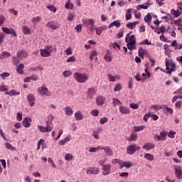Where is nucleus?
I'll return each instance as SVG.
<instances>
[{
  "mask_svg": "<svg viewBox=\"0 0 182 182\" xmlns=\"http://www.w3.org/2000/svg\"><path fill=\"white\" fill-rule=\"evenodd\" d=\"M16 55L18 58L22 59V58H25L26 57H28V53L22 50L21 51H18Z\"/></svg>",
  "mask_w": 182,
  "mask_h": 182,
  "instance_id": "aec40b11",
  "label": "nucleus"
},
{
  "mask_svg": "<svg viewBox=\"0 0 182 182\" xmlns=\"http://www.w3.org/2000/svg\"><path fill=\"white\" fill-rule=\"evenodd\" d=\"M171 11L175 17H179V16H181V11H180L179 10H171Z\"/></svg>",
  "mask_w": 182,
  "mask_h": 182,
  "instance_id": "09e8293b",
  "label": "nucleus"
},
{
  "mask_svg": "<svg viewBox=\"0 0 182 182\" xmlns=\"http://www.w3.org/2000/svg\"><path fill=\"white\" fill-rule=\"evenodd\" d=\"M65 9H68V10H73L74 9V6L73 3L70 2V0L68 1V3L65 4Z\"/></svg>",
  "mask_w": 182,
  "mask_h": 182,
  "instance_id": "58836bf2",
  "label": "nucleus"
},
{
  "mask_svg": "<svg viewBox=\"0 0 182 182\" xmlns=\"http://www.w3.org/2000/svg\"><path fill=\"white\" fill-rule=\"evenodd\" d=\"M107 158H104L103 159H100L98 163L100 165L102 166V171H104V166L105 165V162H107Z\"/></svg>",
  "mask_w": 182,
  "mask_h": 182,
  "instance_id": "c03bdc74",
  "label": "nucleus"
},
{
  "mask_svg": "<svg viewBox=\"0 0 182 182\" xmlns=\"http://www.w3.org/2000/svg\"><path fill=\"white\" fill-rule=\"evenodd\" d=\"M70 136H66L63 139H61L60 141H59V144L65 145V142H67L68 141H70Z\"/></svg>",
  "mask_w": 182,
  "mask_h": 182,
  "instance_id": "a19ab883",
  "label": "nucleus"
},
{
  "mask_svg": "<svg viewBox=\"0 0 182 182\" xmlns=\"http://www.w3.org/2000/svg\"><path fill=\"white\" fill-rule=\"evenodd\" d=\"M171 47H173L175 50H181L182 43H178L177 40H173L171 44Z\"/></svg>",
  "mask_w": 182,
  "mask_h": 182,
  "instance_id": "4468645a",
  "label": "nucleus"
},
{
  "mask_svg": "<svg viewBox=\"0 0 182 182\" xmlns=\"http://www.w3.org/2000/svg\"><path fill=\"white\" fill-rule=\"evenodd\" d=\"M104 60H105V61H107V62H111L112 60V54L109 50H107V53L104 57Z\"/></svg>",
  "mask_w": 182,
  "mask_h": 182,
  "instance_id": "393cba45",
  "label": "nucleus"
},
{
  "mask_svg": "<svg viewBox=\"0 0 182 182\" xmlns=\"http://www.w3.org/2000/svg\"><path fill=\"white\" fill-rule=\"evenodd\" d=\"M97 55V51L95 50V51H91V54L90 55V60H91V61H93L94 58L96 57Z\"/></svg>",
  "mask_w": 182,
  "mask_h": 182,
  "instance_id": "49530a36",
  "label": "nucleus"
},
{
  "mask_svg": "<svg viewBox=\"0 0 182 182\" xmlns=\"http://www.w3.org/2000/svg\"><path fill=\"white\" fill-rule=\"evenodd\" d=\"M102 149H104L105 154L109 156H112L114 154V151H112V148H110V146H102Z\"/></svg>",
  "mask_w": 182,
  "mask_h": 182,
  "instance_id": "6ab92c4d",
  "label": "nucleus"
},
{
  "mask_svg": "<svg viewBox=\"0 0 182 182\" xmlns=\"http://www.w3.org/2000/svg\"><path fill=\"white\" fill-rule=\"evenodd\" d=\"M41 17L38 16L37 17H33V18H32L31 20V22L33 23V24H38V23L41 21Z\"/></svg>",
  "mask_w": 182,
  "mask_h": 182,
  "instance_id": "79ce46f5",
  "label": "nucleus"
},
{
  "mask_svg": "<svg viewBox=\"0 0 182 182\" xmlns=\"http://www.w3.org/2000/svg\"><path fill=\"white\" fill-rule=\"evenodd\" d=\"M132 165L133 164L130 161H124V166H126V168H131Z\"/></svg>",
  "mask_w": 182,
  "mask_h": 182,
  "instance_id": "4d7b16f0",
  "label": "nucleus"
},
{
  "mask_svg": "<svg viewBox=\"0 0 182 182\" xmlns=\"http://www.w3.org/2000/svg\"><path fill=\"white\" fill-rule=\"evenodd\" d=\"M167 132L165 130L161 131L160 132V141H165L166 139Z\"/></svg>",
  "mask_w": 182,
  "mask_h": 182,
  "instance_id": "72a5a7b5",
  "label": "nucleus"
},
{
  "mask_svg": "<svg viewBox=\"0 0 182 182\" xmlns=\"http://www.w3.org/2000/svg\"><path fill=\"white\" fill-rule=\"evenodd\" d=\"M144 158H146V159H148L149 161H154V155L149 152L144 154Z\"/></svg>",
  "mask_w": 182,
  "mask_h": 182,
  "instance_id": "c756f323",
  "label": "nucleus"
},
{
  "mask_svg": "<svg viewBox=\"0 0 182 182\" xmlns=\"http://www.w3.org/2000/svg\"><path fill=\"white\" fill-rule=\"evenodd\" d=\"M6 21V17L4 16L1 15L0 16V27L3 26L4 23Z\"/></svg>",
  "mask_w": 182,
  "mask_h": 182,
  "instance_id": "680f3d73",
  "label": "nucleus"
},
{
  "mask_svg": "<svg viewBox=\"0 0 182 182\" xmlns=\"http://www.w3.org/2000/svg\"><path fill=\"white\" fill-rule=\"evenodd\" d=\"M16 119L18 121H22V112H17Z\"/></svg>",
  "mask_w": 182,
  "mask_h": 182,
  "instance_id": "774afa93",
  "label": "nucleus"
},
{
  "mask_svg": "<svg viewBox=\"0 0 182 182\" xmlns=\"http://www.w3.org/2000/svg\"><path fill=\"white\" fill-rule=\"evenodd\" d=\"M38 92L41 95H44L46 97H50L51 95L50 91H49L45 84L38 88Z\"/></svg>",
  "mask_w": 182,
  "mask_h": 182,
  "instance_id": "423d86ee",
  "label": "nucleus"
},
{
  "mask_svg": "<svg viewBox=\"0 0 182 182\" xmlns=\"http://www.w3.org/2000/svg\"><path fill=\"white\" fill-rule=\"evenodd\" d=\"M176 177L178 178V180H182V168L181 165L175 166H174Z\"/></svg>",
  "mask_w": 182,
  "mask_h": 182,
  "instance_id": "1a4fd4ad",
  "label": "nucleus"
},
{
  "mask_svg": "<svg viewBox=\"0 0 182 182\" xmlns=\"http://www.w3.org/2000/svg\"><path fill=\"white\" fill-rule=\"evenodd\" d=\"M137 138L138 134L136 132H132L128 138V141H136Z\"/></svg>",
  "mask_w": 182,
  "mask_h": 182,
  "instance_id": "bb28decb",
  "label": "nucleus"
},
{
  "mask_svg": "<svg viewBox=\"0 0 182 182\" xmlns=\"http://www.w3.org/2000/svg\"><path fill=\"white\" fill-rule=\"evenodd\" d=\"M75 117L77 121H80V119H83V115L80 111H77L75 114Z\"/></svg>",
  "mask_w": 182,
  "mask_h": 182,
  "instance_id": "473e14b6",
  "label": "nucleus"
},
{
  "mask_svg": "<svg viewBox=\"0 0 182 182\" xmlns=\"http://www.w3.org/2000/svg\"><path fill=\"white\" fill-rule=\"evenodd\" d=\"M6 146L7 149H10L11 151H16V146H14L9 142H6Z\"/></svg>",
  "mask_w": 182,
  "mask_h": 182,
  "instance_id": "ea45409f",
  "label": "nucleus"
},
{
  "mask_svg": "<svg viewBox=\"0 0 182 182\" xmlns=\"http://www.w3.org/2000/svg\"><path fill=\"white\" fill-rule=\"evenodd\" d=\"M73 77L80 83L86 82L89 80V75L86 73H75Z\"/></svg>",
  "mask_w": 182,
  "mask_h": 182,
  "instance_id": "7ed1b4c3",
  "label": "nucleus"
},
{
  "mask_svg": "<svg viewBox=\"0 0 182 182\" xmlns=\"http://www.w3.org/2000/svg\"><path fill=\"white\" fill-rule=\"evenodd\" d=\"M46 125L43 127V125H37L38 129L41 132H50L53 129V125H51V122H50L49 118L46 121Z\"/></svg>",
  "mask_w": 182,
  "mask_h": 182,
  "instance_id": "20e7f679",
  "label": "nucleus"
},
{
  "mask_svg": "<svg viewBox=\"0 0 182 182\" xmlns=\"http://www.w3.org/2000/svg\"><path fill=\"white\" fill-rule=\"evenodd\" d=\"M125 42L127 43V48L132 51L136 48V38L134 35L131 36V33H128L125 37Z\"/></svg>",
  "mask_w": 182,
  "mask_h": 182,
  "instance_id": "f257e3e1",
  "label": "nucleus"
},
{
  "mask_svg": "<svg viewBox=\"0 0 182 182\" xmlns=\"http://www.w3.org/2000/svg\"><path fill=\"white\" fill-rule=\"evenodd\" d=\"M144 128H146L145 125H139L137 127H134V129L135 132L142 131L143 129H144Z\"/></svg>",
  "mask_w": 182,
  "mask_h": 182,
  "instance_id": "37998d69",
  "label": "nucleus"
},
{
  "mask_svg": "<svg viewBox=\"0 0 182 182\" xmlns=\"http://www.w3.org/2000/svg\"><path fill=\"white\" fill-rule=\"evenodd\" d=\"M103 147L102 145H98L97 146H91L90 148L89 151L90 152H97V151H99L100 149H102Z\"/></svg>",
  "mask_w": 182,
  "mask_h": 182,
  "instance_id": "7c9ffc66",
  "label": "nucleus"
},
{
  "mask_svg": "<svg viewBox=\"0 0 182 182\" xmlns=\"http://www.w3.org/2000/svg\"><path fill=\"white\" fill-rule=\"evenodd\" d=\"M13 63L14 64V65H18L20 63V60H19V58L18 57H13Z\"/></svg>",
  "mask_w": 182,
  "mask_h": 182,
  "instance_id": "603ef678",
  "label": "nucleus"
},
{
  "mask_svg": "<svg viewBox=\"0 0 182 182\" xmlns=\"http://www.w3.org/2000/svg\"><path fill=\"white\" fill-rule=\"evenodd\" d=\"M11 54H10V53H9L8 51H2L1 55H0V60H4L8 57H11Z\"/></svg>",
  "mask_w": 182,
  "mask_h": 182,
  "instance_id": "c85d7f7f",
  "label": "nucleus"
},
{
  "mask_svg": "<svg viewBox=\"0 0 182 182\" xmlns=\"http://www.w3.org/2000/svg\"><path fill=\"white\" fill-rule=\"evenodd\" d=\"M156 145L152 142H146L144 145L142 146L144 149H146L147 151H150V149H153L155 148Z\"/></svg>",
  "mask_w": 182,
  "mask_h": 182,
  "instance_id": "2eb2a0df",
  "label": "nucleus"
},
{
  "mask_svg": "<svg viewBox=\"0 0 182 182\" xmlns=\"http://www.w3.org/2000/svg\"><path fill=\"white\" fill-rule=\"evenodd\" d=\"M75 17V14L74 13H70L68 17V21H73Z\"/></svg>",
  "mask_w": 182,
  "mask_h": 182,
  "instance_id": "3c124183",
  "label": "nucleus"
},
{
  "mask_svg": "<svg viewBox=\"0 0 182 182\" xmlns=\"http://www.w3.org/2000/svg\"><path fill=\"white\" fill-rule=\"evenodd\" d=\"M31 80H33V81H38V75H31V77H26V78H24V82H31Z\"/></svg>",
  "mask_w": 182,
  "mask_h": 182,
  "instance_id": "b1692460",
  "label": "nucleus"
},
{
  "mask_svg": "<svg viewBox=\"0 0 182 182\" xmlns=\"http://www.w3.org/2000/svg\"><path fill=\"white\" fill-rule=\"evenodd\" d=\"M23 68H24V65L23 64H19V65H18L17 67V72L18 73V74H23Z\"/></svg>",
  "mask_w": 182,
  "mask_h": 182,
  "instance_id": "4c0bfd02",
  "label": "nucleus"
},
{
  "mask_svg": "<svg viewBox=\"0 0 182 182\" xmlns=\"http://www.w3.org/2000/svg\"><path fill=\"white\" fill-rule=\"evenodd\" d=\"M22 31L23 34H26V35L31 34V28H29V27H27V26H23Z\"/></svg>",
  "mask_w": 182,
  "mask_h": 182,
  "instance_id": "f704fd0d",
  "label": "nucleus"
},
{
  "mask_svg": "<svg viewBox=\"0 0 182 182\" xmlns=\"http://www.w3.org/2000/svg\"><path fill=\"white\" fill-rule=\"evenodd\" d=\"M122 102L119 100H118L117 98H113V105L114 106L116 105H121Z\"/></svg>",
  "mask_w": 182,
  "mask_h": 182,
  "instance_id": "864d4df0",
  "label": "nucleus"
},
{
  "mask_svg": "<svg viewBox=\"0 0 182 182\" xmlns=\"http://www.w3.org/2000/svg\"><path fill=\"white\" fill-rule=\"evenodd\" d=\"M112 164H105L103 166L102 176H109L111 173Z\"/></svg>",
  "mask_w": 182,
  "mask_h": 182,
  "instance_id": "6e6552de",
  "label": "nucleus"
},
{
  "mask_svg": "<svg viewBox=\"0 0 182 182\" xmlns=\"http://www.w3.org/2000/svg\"><path fill=\"white\" fill-rule=\"evenodd\" d=\"M132 9H129L127 11V13H126V20H131L132 19Z\"/></svg>",
  "mask_w": 182,
  "mask_h": 182,
  "instance_id": "e433bc0d",
  "label": "nucleus"
},
{
  "mask_svg": "<svg viewBox=\"0 0 182 182\" xmlns=\"http://www.w3.org/2000/svg\"><path fill=\"white\" fill-rule=\"evenodd\" d=\"M82 23H84V24H87V26L91 24L92 27H90V30L92 31L94 29L95 20H93L92 18H90L89 20H84Z\"/></svg>",
  "mask_w": 182,
  "mask_h": 182,
  "instance_id": "412c9836",
  "label": "nucleus"
},
{
  "mask_svg": "<svg viewBox=\"0 0 182 182\" xmlns=\"http://www.w3.org/2000/svg\"><path fill=\"white\" fill-rule=\"evenodd\" d=\"M100 169L97 166H90L87 169V173H92L93 176H95V174L99 173Z\"/></svg>",
  "mask_w": 182,
  "mask_h": 182,
  "instance_id": "f8f14e48",
  "label": "nucleus"
},
{
  "mask_svg": "<svg viewBox=\"0 0 182 182\" xmlns=\"http://www.w3.org/2000/svg\"><path fill=\"white\" fill-rule=\"evenodd\" d=\"M106 101V97H103V95H98L96 98V102L97 105H104Z\"/></svg>",
  "mask_w": 182,
  "mask_h": 182,
  "instance_id": "ddd939ff",
  "label": "nucleus"
},
{
  "mask_svg": "<svg viewBox=\"0 0 182 182\" xmlns=\"http://www.w3.org/2000/svg\"><path fill=\"white\" fill-rule=\"evenodd\" d=\"M65 159L66 161H71L73 159V155L72 154H66Z\"/></svg>",
  "mask_w": 182,
  "mask_h": 182,
  "instance_id": "5fc2aeb1",
  "label": "nucleus"
},
{
  "mask_svg": "<svg viewBox=\"0 0 182 182\" xmlns=\"http://www.w3.org/2000/svg\"><path fill=\"white\" fill-rule=\"evenodd\" d=\"M65 53H66L67 55H70L71 54H73L71 47H68V48H66Z\"/></svg>",
  "mask_w": 182,
  "mask_h": 182,
  "instance_id": "338daca9",
  "label": "nucleus"
},
{
  "mask_svg": "<svg viewBox=\"0 0 182 182\" xmlns=\"http://www.w3.org/2000/svg\"><path fill=\"white\" fill-rule=\"evenodd\" d=\"M66 115H73V109L71 107H65V108Z\"/></svg>",
  "mask_w": 182,
  "mask_h": 182,
  "instance_id": "c9c22d12",
  "label": "nucleus"
},
{
  "mask_svg": "<svg viewBox=\"0 0 182 182\" xmlns=\"http://www.w3.org/2000/svg\"><path fill=\"white\" fill-rule=\"evenodd\" d=\"M54 48L52 46H48L45 48H41L40 50L41 55L42 57H50L51 53H53Z\"/></svg>",
  "mask_w": 182,
  "mask_h": 182,
  "instance_id": "39448f33",
  "label": "nucleus"
},
{
  "mask_svg": "<svg viewBox=\"0 0 182 182\" xmlns=\"http://www.w3.org/2000/svg\"><path fill=\"white\" fill-rule=\"evenodd\" d=\"M95 95H96V90H95V88H89L87 94L88 98L92 100Z\"/></svg>",
  "mask_w": 182,
  "mask_h": 182,
  "instance_id": "4be33fe9",
  "label": "nucleus"
},
{
  "mask_svg": "<svg viewBox=\"0 0 182 182\" xmlns=\"http://www.w3.org/2000/svg\"><path fill=\"white\" fill-rule=\"evenodd\" d=\"M119 112L121 114H130L131 111L128 107H125L124 105H121L119 108Z\"/></svg>",
  "mask_w": 182,
  "mask_h": 182,
  "instance_id": "dca6fc26",
  "label": "nucleus"
},
{
  "mask_svg": "<svg viewBox=\"0 0 182 182\" xmlns=\"http://www.w3.org/2000/svg\"><path fill=\"white\" fill-rule=\"evenodd\" d=\"M63 75L65 77H70V75H72V73L70 70L63 71Z\"/></svg>",
  "mask_w": 182,
  "mask_h": 182,
  "instance_id": "6e6d98bb",
  "label": "nucleus"
},
{
  "mask_svg": "<svg viewBox=\"0 0 182 182\" xmlns=\"http://www.w3.org/2000/svg\"><path fill=\"white\" fill-rule=\"evenodd\" d=\"M114 26H115V27H120L121 26V23H120V20H117L115 21H113L112 23H110V24L109 25V28H112V27H114Z\"/></svg>",
  "mask_w": 182,
  "mask_h": 182,
  "instance_id": "cd10ccee",
  "label": "nucleus"
},
{
  "mask_svg": "<svg viewBox=\"0 0 182 182\" xmlns=\"http://www.w3.org/2000/svg\"><path fill=\"white\" fill-rule=\"evenodd\" d=\"M108 121V118L107 117H102V118H100V122L101 124H106V122H107Z\"/></svg>",
  "mask_w": 182,
  "mask_h": 182,
  "instance_id": "bf43d9fd",
  "label": "nucleus"
},
{
  "mask_svg": "<svg viewBox=\"0 0 182 182\" xmlns=\"http://www.w3.org/2000/svg\"><path fill=\"white\" fill-rule=\"evenodd\" d=\"M107 26H102V27L96 28V33L98 36H101L102 31H105V30H107Z\"/></svg>",
  "mask_w": 182,
  "mask_h": 182,
  "instance_id": "5701e85b",
  "label": "nucleus"
},
{
  "mask_svg": "<svg viewBox=\"0 0 182 182\" xmlns=\"http://www.w3.org/2000/svg\"><path fill=\"white\" fill-rule=\"evenodd\" d=\"M74 61H76V58L74 55H72V57L67 59V63H73Z\"/></svg>",
  "mask_w": 182,
  "mask_h": 182,
  "instance_id": "69168bd1",
  "label": "nucleus"
},
{
  "mask_svg": "<svg viewBox=\"0 0 182 182\" xmlns=\"http://www.w3.org/2000/svg\"><path fill=\"white\" fill-rule=\"evenodd\" d=\"M170 66L171 68H170V70L168 71V74H171L172 71H175V70H176V64H175V63H170Z\"/></svg>",
  "mask_w": 182,
  "mask_h": 182,
  "instance_id": "a18cd8bd",
  "label": "nucleus"
},
{
  "mask_svg": "<svg viewBox=\"0 0 182 182\" xmlns=\"http://www.w3.org/2000/svg\"><path fill=\"white\" fill-rule=\"evenodd\" d=\"M101 131H102V128H100L97 132L94 131V133L92 134V135L95 136V138H96L97 139H99L100 136L97 132H101Z\"/></svg>",
  "mask_w": 182,
  "mask_h": 182,
  "instance_id": "8fccbe9b",
  "label": "nucleus"
},
{
  "mask_svg": "<svg viewBox=\"0 0 182 182\" xmlns=\"http://www.w3.org/2000/svg\"><path fill=\"white\" fill-rule=\"evenodd\" d=\"M29 121L30 122L32 121V119L30 118V117H26L25 118H23L22 122L23 127H31V122H29Z\"/></svg>",
  "mask_w": 182,
  "mask_h": 182,
  "instance_id": "a211bd4d",
  "label": "nucleus"
},
{
  "mask_svg": "<svg viewBox=\"0 0 182 182\" xmlns=\"http://www.w3.org/2000/svg\"><path fill=\"white\" fill-rule=\"evenodd\" d=\"M138 54L139 57H141V58H144V55H149V53L147 50L144 48H141V47L139 48Z\"/></svg>",
  "mask_w": 182,
  "mask_h": 182,
  "instance_id": "f3484780",
  "label": "nucleus"
},
{
  "mask_svg": "<svg viewBox=\"0 0 182 182\" xmlns=\"http://www.w3.org/2000/svg\"><path fill=\"white\" fill-rule=\"evenodd\" d=\"M137 24H139V21H134L133 23H128L126 25V27H127V28H130L131 30H134V28H136Z\"/></svg>",
  "mask_w": 182,
  "mask_h": 182,
  "instance_id": "a878e982",
  "label": "nucleus"
},
{
  "mask_svg": "<svg viewBox=\"0 0 182 182\" xmlns=\"http://www.w3.org/2000/svg\"><path fill=\"white\" fill-rule=\"evenodd\" d=\"M47 27H49L51 30H56L57 28H59L60 24L56 21H48Z\"/></svg>",
  "mask_w": 182,
  "mask_h": 182,
  "instance_id": "9b49d317",
  "label": "nucleus"
},
{
  "mask_svg": "<svg viewBox=\"0 0 182 182\" xmlns=\"http://www.w3.org/2000/svg\"><path fill=\"white\" fill-rule=\"evenodd\" d=\"M99 114H100L99 109H92L91 111V114L94 115V117H97V115H99Z\"/></svg>",
  "mask_w": 182,
  "mask_h": 182,
  "instance_id": "13d9d810",
  "label": "nucleus"
},
{
  "mask_svg": "<svg viewBox=\"0 0 182 182\" xmlns=\"http://www.w3.org/2000/svg\"><path fill=\"white\" fill-rule=\"evenodd\" d=\"M152 17L151 15L149 13L146 16L144 17V21L148 23L149 26H150L151 23Z\"/></svg>",
  "mask_w": 182,
  "mask_h": 182,
  "instance_id": "2f4dec72",
  "label": "nucleus"
},
{
  "mask_svg": "<svg viewBox=\"0 0 182 182\" xmlns=\"http://www.w3.org/2000/svg\"><path fill=\"white\" fill-rule=\"evenodd\" d=\"M1 30L4 33H0V44L3 43L5 38V34H11L13 37H18V34L14 28H8V27H1Z\"/></svg>",
  "mask_w": 182,
  "mask_h": 182,
  "instance_id": "f03ea898",
  "label": "nucleus"
},
{
  "mask_svg": "<svg viewBox=\"0 0 182 182\" xmlns=\"http://www.w3.org/2000/svg\"><path fill=\"white\" fill-rule=\"evenodd\" d=\"M47 9L50 10V11H52L53 13H56L57 9L55 7V6H47Z\"/></svg>",
  "mask_w": 182,
  "mask_h": 182,
  "instance_id": "de8ad7c7",
  "label": "nucleus"
},
{
  "mask_svg": "<svg viewBox=\"0 0 182 182\" xmlns=\"http://www.w3.org/2000/svg\"><path fill=\"white\" fill-rule=\"evenodd\" d=\"M7 90H9L7 85H4V84L0 85V91L1 92L7 91Z\"/></svg>",
  "mask_w": 182,
  "mask_h": 182,
  "instance_id": "0e129e2a",
  "label": "nucleus"
},
{
  "mask_svg": "<svg viewBox=\"0 0 182 182\" xmlns=\"http://www.w3.org/2000/svg\"><path fill=\"white\" fill-rule=\"evenodd\" d=\"M82 29V24H78L77 26H76L75 27V30L77 31V33H81Z\"/></svg>",
  "mask_w": 182,
  "mask_h": 182,
  "instance_id": "e2e57ef3",
  "label": "nucleus"
},
{
  "mask_svg": "<svg viewBox=\"0 0 182 182\" xmlns=\"http://www.w3.org/2000/svg\"><path fill=\"white\" fill-rule=\"evenodd\" d=\"M171 65V63H169L168 60L166 58V68L167 70V73L169 74L168 71H170L171 68H169V66Z\"/></svg>",
  "mask_w": 182,
  "mask_h": 182,
  "instance_id": "052dcab7",
  "label": "nucleus"
},
{
  "mask_svg": "<svg viewBox=\"0 0 182 182\" xmlns=\"http://www.w3.org/2000/svg\"><path fill=\"white\" fill-rule=\"evenodd\" d=\"M36 100V98L33 94H28V95H27V101L31 107L35 105Z\"/></svg>",
  "mask_w": 182,
  "mask_h": 182,
  "instance_id": "9d476101",
  "label": "nucleus"
},
{
  "mask_svg": "<svg viewBox=\"0 0 182 182\" xmlns=\"http://www.w3.org/2000/svg\"><path fill=\"white\" fill-rule=\"evenodd\" d=\"M140 149V146H138L136 144H132V145H128L127 147V154H129L130 155H132L134 154V152H136V151Z\"/></svg>",
  "mask_w": 182,
  "mask_h": 182,
  "instance_id": "0eeeda50",
  "label": "nucleus"
}]
</instances>
